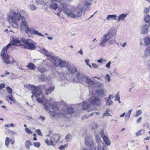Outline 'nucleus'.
Listing matches in <instances>:
<instances>
[{
    "label": "nucleus",
    "instance_id": "obj_1",
    "mask_svg": "<svg viewBox=\"0 0 150 150\" xmlns=\"http://www.w3.org/2000/svg\"><path fill=\"white\" fill-rule=\"evenodd\" d=\"M12 40L8 45L2 49L1 53L4 63L6 64H12L14 62L13 59L7 54V50L11 48L12 45L16 46L19 43V40L17 38L12 37Z\"/></svg>",
    "mask_w": 150,
    "mask_h": 150
},
{
    "label": "nucleus",
    "instance_id": "obj_2",
    "mask_svg": "<svg viewBox=\"0 0 150 150\" xmlns=\"http://www.w3.org/2000/svg\"><path fill=\"white\" fill-rule=\"evenodd\" d=\"M26 13L23 10L21 11L19 13V20L20 19L21 20L20 27L21 30L25 31L27 34L30 33L31 34L44 36L41 33H39L38 31L33 28L29 29L28 28V25L26 23V18L24 16H26Z\"/></svg>",
    "mask_w": 150,
    "mask_h": 150
},
{
    "label": "nucleus",
    "instance_id": "obj_3",
    "mask_svg": "<svg viewBox=\"0 0 150 150\" xmlns=\"http://www.w3.org/2000/svg\"><path fill=\"white\" fill-rule=\"evenodd\" d=\"M64 13L67 17L72 18H77L85 14L83 7L80 6H77L74 9L67 8L65 10Z\"/></svg>",
    "mask_w": 150,
    "mask_h": 150
},
{
    "label": "nucleus",
    "instance_id": "obj_4",
    "mask_svg": "<svg viewBox=\"0 0 150 150\" xmlns=\"http://www.w3.org/2000/svg\"><path fill=\"white\" fill-rule=\"evenodd\" d=\"M8 20L10 24L14 28L18 27V22L19 21V14L14 12L12 14L9 16Z\"/></svg>",
    "mask_w": 150,
    "mask_h": 150
},
{
    "label": "nucleus",
    "instance_id": "obj_5",
    "mask_svg": "<svg viewBox=\"0 0 150 150\" xmlns=\"http://www.w3.org/2000/svg\"><path fill=\"white\" fill-rule=\"evenodd\" d=\"M40 52L41 53L43 54L45 56L48 57V59H49V58L50 57L54 61L53 64L56 67L59 66L60 61H61V59L59 58L55 57L52 55L51 54H49V52L47 50H45V48L41 49Z\"/></svg>",
    "mask_w": 150,
    "mask_h": 150
},
{
    "label": "nucleus",
    "instance_id": "obj_6",
    "mask_svg": "<svg viewBox=\"0 0 150 150\" xmlns=\"http://www.w3.org/2000/svg\"><path fill=\"white\" fill-rule=\"evenodd\" d=\"M21 41L25 45L23 46L24 47L30 50H34L35 49V45L36 43L30 39L26 40L24 38L21 39Z\"/></svg>",
    "mask_w": 150,
    "mask_h": 150
},
{
    "label": "nucleus",
    "instance_id": "obj_7",
    "mask_svg": "<svg viewBox=\"0 0 150 150\" xmlns=\"http://www.w3.org/2000/svg\"><path fill=\"white\" fill-rule=\"evenodd\" d=\"M100 43L99 45L102 47L105 46L106 43L108 42V43L109 44L112 45L115 42V38H114L112 39L111 40H108L104 35L102 37L100 40Z\"/></svg>",
    "mask_w": 150,
    "mask_h": 150
},
{
    "label": "nucleus",
    "instance_id": "obj_8",
    "mask_svg": "<svg viewBox=\"0 0 150 150\" xmlns=\"http://www.w3.org/2000/svg\"><path fill=\"white\" fill-rule=\"evenodd\" d=\"M86 76V75L85 74L80 72H77L75 75L76 79H74V81L77 82H81L82 83V82L84 81Z\"/></svg>",
    "mask_w": 150,
    "mask_h": 150
},
{
    "label": "nucleus",
    "instance_id": "obj_9",
    "mask_svg": "<svg viewBox=\"0 0 150 150\" xmlns=\"http://www.w3.org/2000/svg\"><path fill=\"white\" fill-rule=\"evenodd\" d=\"M88 101L89 103L91 105H96L100 106L101 105L100 100L99 98L98 97H93L89 99Z\"/></svg>",
    "mask_w": 150,
    "mask_h": 150
},
{
    "label": "nucleus",
    "instance_id": "obj_10",
    "mask_svg": "<svg viewBox=\"0 0 150 150\" xmlns=\"http://www.w3.org/2000/svg\"><path fill=\"white\" fill-rule=\"evenodd\" d=\"M116 34V32L115 29L112 28L109 30L107 34H104V35L109 40L112 39V38Z\"/></svg>",
    "mask_w": 150,
    "mask_h": 150
},
{
    "label": "nucleus",
    "instance_id": "obj_11",
    "mask_svg": "<svg viewBox=\"0 0 150 150\" xmlns=\"http://www.w3.org/2000/svg\"><path fill=\"white\" fill-rule=\"evenodd\" d=\"M92 136L90 134L86 135L85 138V144L91 147L93 145V143L92 140Z\"/></svg>",
    "mask_w": 150,
    "mask_h": 150
},
{
    "label": "nucleus",
    "instance_id": "obj_12",
    "mask_svg": "<svg viewBox=\"0 0 150 150\" xmlns=\"http://www.w3.org/2000/svg\"><path fill=\"white\" fill-rule=\"evenodd\" d=\"M32 93L33 95L31 96L32 98H33V96L35 97H38L42 95L40 88L39 86H36L34 90L32 91Z\"/></svg>",
    "mask_w": 150,
    "mask_h": 150
},
{
    "label": "nucleus",
    "instance_id": "obj_13",
    "mask_svg": "<svg viewBox=\"0 0 150 150\" xmlns=\"http://www.w3.org/2000/svg\"><path fill=\"white\" fill-rule=\"evenodd\" d=\"M88 103H89V101L87 100L83 102L82 107V110H83L88 109V112L91 111L93 110V109L90 108L91 107L88 104Z\"/></svg>",
    "mask_w": 150,
    "mask_h": 150
},
{
    "label": "nucleus",
    "instance_id": "obj_14",
    "mask_svg": "<svg viewBox=\"0 0 150 150\" xmlns=\"http://www.w3.org/2000/svg\"><path fill=\"white\" fill-rule=\"evenodd\" d=\"M67 73L73 74L76 72V67H72L70 63L67 64V67L66 68Z\"/></svg>",
    "mask_w": 150,
    "mask_h": 150
},
{
    "label": "nucleus",
    "instance_id": "obj_15",
    "mask_svg": "<svg viewBox=\"0 0 150 150\" xmlns=\"http://www.w3.org/2000/svg\"><path fill=\"white\" fill-rule=\"evenodd\" d=\"M49 136L52 142L54 143H56L59 142L60 137L59 135L57 134H54L51 136L50 134L48 135L47 136Z\"/></svg>",
    "mask_w": 150,
    "mask_h": 150
},
{
    "label": "nucleus",
    "instance_id": "obj_16",
    "mask_svg": "<svg viewBox=\"0 0 150 150\" xmlns=\"http://www.w3.org/2000/svg\"><path fill=\"white\" fill-rule=\"evenodd\" d=\"M83 84H86L89 87H91L93 85L94 82L87 76L85 77L84 81L82 82Z\"/></svg>",
    "mask_w": 150,
    "mask_h": 150
},
{
    "label": "nucleus",
    "instance_id": "obj_17",
    "mask_svg": "<svg viewBox=\"0 0 150 150\" xmlns=\"http://www.w3.org/2000/svg\"><path fill=\"white\" fill-rule=\"evenodd\" d=\"M59 3H60V4L58 6V7L59 11V12L63 11H64L65 10L67 9V4L65 3L62 2V1Z\"/></svg>",
    "mask_w": 150,
    "mask_h": 150
},
{
    "label": "nucleus",
    "instance_id": "obj_18",
    "mask_svg": "<svg viewBox=\"0 0 150 150\" xmlns=\"http://www.w3.org/2000/svg\"><path fill=\"white\" fill-rule=\"evenodd\" d=\"M52 104H50V100L47 99L44 104V109L46 111L48 110L51 108Z\"/></svg>",
    "mask_w": 150,
    "mask_h": 150
},
{
    "label": "nucleus",
    "instance_id": "obj_19",
    "mask_svg": "<svg viewBox=\"0 0 150 150\" xmlns=\"http://www.w3.org/2000/svg\"><path fill=\"white\" fill-rule=\"evenodd\" d=\"M96 93L99 96H104L107 93V91L103 88H101L96 90Z\"/></svg>",
    "mask_w": 150,
    "mask_h": 150
},
{
    "label": "nucleus",
    "instance_id": "obj_20",
    "mask_svg": "<svg viewBox=\"0 0 150 150\" xmlns=\"http://www.w3.org/2000/svg\"><path fill=\"white\" fill-rule=\"evenodd\" d=\"M148 31V26L146 24L143 25L141 27V33L143 34H147Z\"/></svg>",
    "mask_w": 150,
    "mask_h": 150
},
{
    "label": "nucleus",
    "instance_id": "obj_21",
    "mask_svg": "<svg viewBox=\"0 0 150 150\" xmlns=\"http://www.w3.org/2000/svg\"><path fill=\"white\" fill-rule=\"evenodd\" d=\"M127 16V13H122L120 14L117 18V21L119 22L124 21Z\"/></svg>",
    "mask_w": 150,
    "mask_h": 150
},
{
    "label": "nucleus",
    "instance_id": "obj_22",
    "mask_svg": "<svg viewBox=\"0 0 150 150\" xmlns=\"http://www.w3.org/2000/svg\"><path fill=\"white\" fill-rule=\"evenodd\" d=\"M90 127L93 131L96 130L98 128V124L94 122H91L90 125Z\"/></svg>",
    "mask_w": 150,
    "mask_h": 150
},
{
    "label": "nucleus",
    "instance_id": "obj_23",
    "mask_svg": "<svg viewBox=\"0 0 150 150\" xmlns=\"http://www.w3.org/2000/svg\"><path fill=\"white\" fill-rule=\"evenodd\" d=\"M117 16L116 14L108 15L106 18V20H115L117 21Z\"/></svg>",
    "mask_w": 150,
    "mask_h": 150
},
{
    "label": "nucleus",
    "instance_id": "obj_24",
    "mask_svg": "<svg viewBox=\"0 0 150 150\" xmlns=\"http://www.w3.org/2000/svg\"><path fill=\"white\" fill-rule=\"evenodd\" d=\"M6 97L7 98V100L9 102L10 104H12L11 101L14 102L15 101V99L13 98L12 95H8L6 96Z\"/></svg>",
    "mask_w": 150,
    "mask_h": 150
},
{
    "label": "nucleus",
    "instance_id": "obj_25",
    "mask_svg": "<svg viewBox=\"0 0 150 150\" xmlns=\"http://www.w3.org/2000/svg\"><path fill=\"white\" fill-rule=\"evenodd\" d=\"M60 64L59 67L61 68H63L65 67H66V68L67 67V64H69V63L68 62H66L64 61H63L61 59V61H60Z\"/></svg>",
    "mask_w": 150,
    "mask_h": 150
},
{
    "label": "nucleus",
    "instance_id": "obj_26",
    "mask_svg": "<svg viewBox=\"0 0 150 150\" xmlns=\"http://www.w3.org/2000/svg\"><path fill=\"white\" fill-rule=\"evenodd\" d=\"M55 87L54 85H52L48 88L45 90V92L47 95L51 93L54 89Z\"/></svg>",
    "mask_w": 150,
    "mask_h": 150
},
{
    "label": "nucleus",
    "instance_id": "obj_27",
    "mask_svg": "<svg viewBox=\"0 0 150 150\" xmlns=\"http://www.w3.org/2000/svg\"><path fill=\"white\" fill-rule=\"evenodd\" d=\"M144 56L146 57L150 56V47H148L145 49Z\"/></svg>",
    "mask_w": 150,
    "mask_h": 150
},
{
    "label": "nucleus",
    "instance_id": "obj_28",
    "mask_svg": "<svg viewBox=\"0 0 150 150\" xmlns=\"http://www.w3.org/2000/svg\"><path fill=\"white\" fill-rule=\"evenodd\" d=\"M145 44L146 46L150 45V37H145L144 40Z\"/></svg>",
    "mask_w": 150,
    "mask_h": 150
},
{
    "label": "nucleus",
    "instance_id": "obj_29",
    "mask_svg": "<svg viewBox=\"0 0 150 150\" xmlns=\"http://www.w3.org/2000/svg\"><path fill=\"white\" fill-rule=\"evenodd\" d=\"M58 7V4L56 3H53L50 5V8L54 10H56Z\"/></svg>",
    "mask_w": 150,
    "mask_h": 150
},
{
    "label": "nucleus",
    "instance_id": "obj_30",
    "mask_svg": "<svg viewBox=\"0 0 150 150\" xmlns=\"http://www.w3.org/2000/svg\"><path fill=\"white\" fill-rule=\"evenodd\" d=\"M103 140L105 143L108 146L110 145V142L109 140L108 137L106 136H103Z\"/></svg>",
    "mask_w": 150,
    "mask_h": 150
},
{
    "label": "nucleus",
    "instance_id": "obj_31",
    "mask_svg": "<svg viewBox=\"0 0 150 150\" xmlns=\"http://www.w3.org/2000/svg\"><path fill=\"white\" fill-rule=\"evenodd\" d=\"M26 67L32 70H34L35 68V65L32 63H29Z\"/></svg>",
    "mask_w": 150,
    "mask_h": 150
},
{
    "label": "nucleus",
    "instance_id": "obj_32",
    "mask_svg": "<svg viewBox=\"0 0 150 150\" xmlns=\"http://www.w3.org/2000/svg\"><path fill=\"white\" fill-rule=\"evenodd\" d=\"M96 142L98 144H102L103 143L98 135H97L96 136Z\"/></svg>",
    "mask_w": 150,
    "mask_h": 150
},
{
    "label": "nucleus",
    "instance_id": "obj_33",
    "mask_svg": "<svg viewBox=\"0 0 150 150\" xmlns=\"http://www.w3.org/2000/svg\"><path fill=\"white\" fill-rule=\"evenodd\" d=\"M25 145L26 148L29 149L30 147L32 145V144L30 141L27 140L25 143Z\"/></svg>",
    "mask_w": 150,
    "mask_h": 150
},
{
    "label": "nucleus",
    "instance_id": "obj_34",
    "mask_svg": "<svg viewBox=\"0 0 150 150\" xmlns=\"http://www.w3.org/2000/svg\"><path fill=\"white\" fill-rule=\"evenodd\" d=\"M42 98H37L36 100L38 102L42 103L43 102V99H44V95H42Z\"/></svg>",
    "mask_w": 150,
    "mask_h": 150
},
{
    "label": "nucleus",
    "instance_id": "obj_35",
    "mask_svg": "<svg viewBox=\"0 0 150 150\" xmlns=\"http://www.w3.org/2000/svg\"><path fill=\"white\" fill-rule=\"evenodd\" d=\"M36 86H35L34 85H31L30 84L28 85L27 86V88L29 89L32 90V91L34 90Z\"/></svg>",
    "mask_w": 150,
    "mask_h": 150
},
{
    "label": "nucleus",
    "instance_id": "obj_36",
    "mask_svg": "<svg viewBox=\"0 0 150 150\" xmlns=\"http://www.w3.org/2000/svg\"><path fill=\"white\" fill-rule=\"evenodd\" d=\"M45 143L47 145H53L54 144L52 142V140H51V139L50 138V141L48 139H46L45 140Z\"/></svg>",
    "mask_w": 150,
    "mask_h": 150
},
{
    "label": "nucleus",
    "instance_id": "obj_37",
    "mask_svg": "<svg viewBox=\"0 0 150 150\" xmlns=\"http://www.w3.org/2000/svg\"><path fill=\"white\" fill-rule=\"evenodd\" d=\"M142 112L141 110H139L136 111L135 114L134 115V116L135 117H137L141 115Z\"/></svg>",
    "mask_w": 150,
    "mask_h": 150
},
{
    "label": "nucleus",
    "instance_id": "obj_38",
    "mask_svg": "<svg viewBox=\"0 0 150 150\" xmlns=\"http://www.w3.org/2000/svg\"><path fill=\"white\" fill-rule=\"evenodd\" d=\"M65 139L66 141L69 142H70L71 139V135L69 134L65 137Z\"/></svg>",
    "mask_w": 150,
    "mask_h": 150
},
{
    "label": "nucleus",
    "instance_id": "obj_39",
    "mask_svg": "<svg viewBox=\"0 0 150 150\" xmlns=\"http://www.w3.org/2000/svg\"><path fill=\"white\" fill-rule=\"evenodd\" d=\"M38 77L42 81H45L47 79L46 77H45L43 74H41L40 75L38 76Z\"/></svg>",
    "mask_w": 150,
    "mask_h": 150
},
{
    "label": "nucleus",
    "instance_id": "obj_40",
    "mask_svg": "<svg viewBox=\"0 0 150 150\" xmlns=\"http://www.w3.org/2000/svg\"><path fill=\"white\" fill-rule=\"evenodd\" d=\"M51 108L53 110L55 111H58V108L57 107V105L55 104H52Z\"/></svg>",
    "mask_w": 150,
    "mask_h": 150
},
{
    "label": "nucleus",
    "instance_id": "obj_41",
    "mask_svg": "<svg viewBox=\"0 0 150 150\" xmlns=\"http://www.w3.org/2000/svg\"><path fill=\"white\" fill-rule=\"evenodd\" d=\"M74 112V109L72 107H69L67 109V113L68 114L72 113Z\"/></svg>",
    "mask_w": 150,
    "mask_h": 150
},
{
    "label": "nucleus",
    "instance_id": "obj_42",
    "mask_svg": "<svg viewBox=\"0 0 150 150\" xmlns=\"http://www.w3.org/2000/svg\"><path fill=\"white\" fill-rule=\"evenodd\" d=\"M105 100L106 101V104L108 105H111L113 103V101L112 100L106 99V100Z\"/></svg>",
    "mask_w": 150,
    "mask_h": 150
},
{
    "label": "nucleus",
    "instance_id": "obj_43",
    "mask_svg": "<svg viewBox=\"0 0 150 150\" xmlns=\"http://www.w3.org/2000/svg\"><path fill=\"white\" fill-rule=\"evenodd\" d=\"M132 112V110L131 109V110H129L128 111V112L127 113L125 116V118H129L130 117V115H131Z\"/></svg>",
    "mask_w": 150,
    "mask_h": 150
},
{
    "label": "nucleus",
    "instance_id": "obj_44",
    "mask_svg": "<svg viewBox=\"0 0 150 150\" xmlns=\"http://www.w3.org/2000/svg\"><path fill=\"white\" fill-rule=\"evenodd\" d=\"M6 90L7 91L8 93L10 94H11L12 93V90L11 88L8 86L6 87Z\"/></svg>",
    "mask_w": 150,
    "mask_h": 150
},
{
    "label": "nucleus",
    "instance_id": "obj_45",
    "mask_svg": "<svg viewBox=\"0 0 150 150\" xmlns=\"http://www.w3.org/2000/svg\"><path fill=\"white\" fill-rule=\"evenodd\" d=\"M59 114L61 116L65 117L67 116L66 112L64 110H62L61 111H60Z\"/></svg>",
    "mask_w": 150,
    "mask_h": 150
},
{
    "label": "nucleus",
    "instance_id": "obj_46",
    "mask_svg": "<svg viewBox=\"0 0 150 150\" xmlns=\"http://www.w3.org/2000/svg\"><path fill=\"white\" fill-rule=\"evenodd\" d=\"M5 144L7 147H8L10 142V139L8 137H6L5 140Z\"/></svg>",
    "mask_w": 150,
    "mask_h": 150
},
{
    "label": "nucleus",
    "instance_id": "obj_47",
    "mask_svg": "<svg viewBox=\"0 0 150 150\" xmlns=\"http://www.w3.org/2000/svg\"><path fill=\"white\" fill-rule=\"evenodd\" d=\"M101 144H98L97 146L98 150H104V147Z\"/></svg>",
    "mask_w": 150,
    "mask_h": 150
},
{
    "label": "nucleus",
    "instance_id": "obj_48",
    "mask_svg": "<svg viewBox=\"0 0 150 150\" xmlns=\"http://www.w3.org/2000/svg\"><path fill=\"white\" fill-rule=\"evenodd\" d=\"M105 79L106 81L109 82L110 81V78L109 75L108 74H107L105 76Z\"/></svg>",
    "mask_w": 150,
    "mask_h": 150
},
{
    "label": "nucleus",
    "instance_id": "obj_49",
    "mask_svg": "<svg viewBox=\"0 0 150 150\" xmlns=\"http://www.w3.org/2000/svg\"><path fill=\"white\" fill-rule=\"evenodd\" d=\"M49 113L53 117H54L55 116L56 114L55 112L52 111H49Z\"/></svg>",
    "mask_w": 150,
    "mask_h": 150
},
{
    "label": "nucleus",
    "instance_id": "obj_50",
    "mask_svg": "<svg viewBox=\"0 0 150 150\" xmlns=\"http://www.w3.org/2000/svg\"><path fill=\"white\" fill-rule=\"evenodd\" d=\"M29 7L30 9L32 11L35 10L36 8V7L33 4H30V5Z\"/></svg>",
    "mask_w": 150,
    "mask_h": 150
},
{
    "label": "nucleus",
    "instance_id": "obj_51",
    "mask_svg": "<svg viewBox=\"0 0 150 150\" xmlns=\"http://www.w3.org/2000/svg\"><path fill=\"white\" fill-rule=\"evenodd\" d=\"M120 99V96H119V93H117L115 96V100L116 101L119 100Z\"/></svg>",
    "mask_w": 150,
    "mask_h": 150
},
{
    "label": "nucleus",
    "instance_id": "obj_52",
    "mask_svg": "<svg viewBox=\"0 0 150 150\" xmlns=\"http://www.w3.org/2000/svg\"><path fill=\"white\" fill-rule=\"evenodd\" d=\"M34 146L37 147H39L40 145V143L39 142H37L33 143Z\"/></svg>",
    "mask_w": 150,
    "mask_h": 150
},
{
    "label": "nucleus",
    "instance_id": "obj_53",
    "mask_svg": "<svg viewBox=\"0 0 150 150\" xmlns=\"http://www.w3.org/2000/svg\"><path fill=\"white\" fill-rule=\"evenodd\" d=\"M106 60L103 58H101L97 60V62L99 63H102L103 62H106Z\"/></svg>",
    "mask_w": 150,
    "mask_h": 150
},
{
    "label": "nucleus",
    "instance_id": "obj_54",
    "mask_svg": "<svg viewBox=\"0 0 150 150\" xmlns=\"http://www.w3.org/2000/svg\"><path fill=\"white\" fill-rule=\"evenodd\" d=\"M110 115V114L108 113V110H106V111H105V113L103 114V117L105 116H109Z\"/></svg>",
    "mask_w": 150,
    "mask_h": 150
},
{
    "label": "nucleus",
    "instance_id": "obj_55",
    "mask_svg": "<svg viewBox=\"0 0 150 150\" xmlns=\"http://www.w3.org/2000/svg\"><path fill=\"white\" fill-rule=\"evenodd\" d=\"M113 98V96L112 95L110 94L108 98H106V97L105 98V100H106V99H109V100H112V99Z\"/></svg>",
    "mask_w": 150,
    "mask_h": 150
},
{
    "label": "nucleus",
    "instance_id": "obj_56",
    "mask_svg": "<svg viewBox=\"0 0 150 150\" xmlns=\"http://www.w3.org/2000/svg\"><path fill=\"white\" fill-rule=\"evenodd\" d=\"M96 85L99 88H101V87L103 86V83H97Z\"/></svg>",
    "mask_w": 150,
    "mask_h": 150
},
{
    "label": "nucleus",
    "instance_id": "obj_57",
    "mask_svg": "<svg viewBox=\"0 0 150 150\" xmlns=\"http://www.w3.org/2000/svg\"><path fill=\"white\" fill-rule=\"evenodd\" d=\"M67 147V145H62L59 147V149L61 150H62L64 149L65 147Z\"/></svg>",
    "mask_w": 150,
    "mask_h": 150
},
{
    "label": "nucleus",
    "instance_id": "obj_58",
    "mask_svg": "<svg viewBox=\"0 0 150 150\" xmlns=\"http://www.w3.org/2000/svg\"><path fill=\"white\" fill-rule=\"evenodd\" d=\"M101 135L102 137L103 138V136H105L104 135V131L103 130H101L99 133Z\"/></svg>",
    "mask_w": 150,
    "mask_h": 150
},
{
    "label": "nucleus",
    "instance_id": "obj_59",
    "mask_svg": "<svg viewBox=\"0 0 150 150\" xmlns=\"http://www.w3.org/2000/svg\"><path fill=\"white\" fill-rule=\"evenodd\" d=\"M25 130L28 133L32 134V132L28 128H25Z\"/></svg>",
    "mask_w": 150,
    "mask_h": 150
},
{
    "label": "nucleus",
    "instance_id": "obj_60",
    "mask_svg": "<svg viewBox=\"0 0 150 150\" xmlns=\"http://www.w3.org/2000/svg\"><path fill=\"white\" fill-rule=\"evenodd\" d=\"M37 133L40 136H41L42 135V133L40 129H38L36 131Z\"/></svg>",
    "mask_w": 150,
    "mask_h": 150
},
{
    "label": "nucleus",
    "instance_id": "obj_61",
    "mask_svg": "<svg viewBox=\"0 0 150 150\" xmlns=\"http://www.w3.org/2000/svg\"><path fill=\"white\" fill-rule=\"evenodd\" d=\"M77 53L80 54L81 56L83 55V52L82 49L81 48L80 50Z\"/></svg>",
    "mask_w": 150,
    "mask_h": 150
},
{
    "label": "nucleus",
    "instance_id": "obj_62",
    "mask_svg": "<svg viewBox=\"0 0 150 150\" xmlns=\"http://www.w3.org/2000/svg\"><path fill=\"white\" fill-rule=\"evenodd\" d=\"M111 64V62L110 61L108 62L105 65V67L108 68H110V65Z\"/></svg>",
    "mask_w": 150,
    "mask_h": 150
},
{
    "label": "nucleus",
    "instance_id": "obj_63",
    "mask_svg": "<svg viewBox=\"0 0 150 150\" xmlns=\"http://www.w3.org/2000/svg\"><path fill=\"white\" fill-rule=\"evenodd\" d=\"M39 120H41L42 121H43L45 119V118L43 116H40L38 118Z\"/></svg>",
    "mask_w": 150,
    "mask_h": 150
},
{
    "label": "nucleus",
    "instance_id": "obj_64",
    "mask_svg": "<svg viewBox=\"0 0 150 150\" xmlns=\"http://www.w3.org/2000/svg\"><path fill=\"white\" fill-rule=\"evenodd\" d=\"M93 67L94 68H97L98 67V66L95 63H93L92 64Z\"/></svg>",
    "mask_w": 150,
    "mask_h": 150
}]
</instances>
